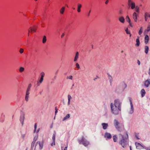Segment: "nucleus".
Here are the masks:
<instances>
[{"instance_id":"obj_22","label":"nucleus","mask_w":150,"mask_h":150,"mask_svg":"<svg viewBox=\"0 0 150 150\" xmlns=\"http://www.w3.org/2000/svg\"><path fill=\"white\" fill-rule=\"evenodd\" d=\"M131 7L132 9H134V8H135V4L134 2L132 1V2L131 3Z\"/></svg>"},{"instance_id":"obj_40","label":"nucleus","mask_w":150,"mask_h":150,"mask_svg":"<svg viewBox=\"0 0 150 150\" xmlns=\"http://www.w3.org/2000/svg\"><path fill=\"white\" fill-rule=\"evenodd\" d=\"M56 134L55 133H54L52 136V139L53 141H55V138Z\"/></svg>"},{"instance_id":"obj_28","label":"nucleus","mask_w":150,"mask_h":150,"mask_svg":"<svg viewBox=\"0 0 150 150\" xmlns=\"http://www.w3.org/2000/svg\"><path fill=\"white\" fill-rule=\"evenodd\" d=\"M125 19L126 20V21L128 23L130 22L131 21V20L130 19L129 17L128 16H126Z\"/></svg>"},{"instance_id":"obj_6","label":"nucleus","mask_w":150,"mask_h":150,"mask_svg":"<svg viewBox=\"0 0 150 150\" xmlns=\"http://www.w3.org/2000/svg\"><path fill=\"white\" fill-rule=\"evenodd\" d=\"M114 124L115 128L118 131H120V123L117 120L115 119L114 120Z\"/></svg>"},{"instance_id":"obj_60","label":"nucleus","mask_w":150,"mask_h":150,"mask_svg":"<svg viewBox=\"0 0 150 150\" xmlns=\"http://www.w3.org/2000/svg\"><path fill=\"white\" fill-rule=\"evenodd\" d=\"M39 130H40V129L39 128L38 129L37 131V133L38 132H39Z\"/></svg>"},{"instance_id":"obj_45","label":"nucleus","mask_w":150,"mask_h":150,"mask_svg":"<svg viewBox=\"0 0 150 150\" xmlns=\"http://www.w3.org/2000/svg\"><path fill=\"white\" fill-rule=\"evenodd\" d=\"M55 141H53L52 142L51 144V145L52 146H53L54 145H55Z\"/></svg>"},{"instance_id":"obj_33","label":"nucleus","mask_w":150,"mask_h":150,"mask_svg":"<svg viewBox=\"0 0 150 150\" xmlns=\"http://www.w3.org/2000/svg\"><path fill=\"white\" fill-rule=\"evenodd\" d=\"M125 31L127 34H129V37H131V35L130 33V31L128 30V28H127L125 30Z\"/></svg>"},{"instance_id":"obj_23","label":"nucleus","mask_w":150,"mask_h":150,"mask_svg":"<svg viewBox=\"0 0 150 150\" xmlns=\"http://www.w3.org/2000/svg\"><path fill=\"white\" fill-rule=\"evenodd\" d=\"M146 92L144 89H142L141 91V94L142 97H144L145 94Z\"/></svg>"},{"instance_id":"obj_7","label":"nucleus","mask_w":150,"mask_h":150,"mask_svg":"<svg viewBox=\"0 0 150 150\" xmlns=\"http://www.w3.org/2000/svg\"><path fill=\"white\" fill-rule=\"evenodd\" d=\"M41 77L39 82H38L37 85L39 86L40 84L42 83L43 80V78L45 75V74L44 72H42L41 74Z\"/></svg>"},{"instance_id":"obj_30","label":"nucleus","mask_w":150,"mask_h":150,"mask_svg":"<svg viewBox=\"0 0 150 150\" xmlns=\"http://www.w3.org/2000/svg\"><path fill=\"white\" fill-rule=\"evenodd\" d=\"M122 85L123 86V89L126 88L127 87V85L124 82H122Z\"/></svg>"},{"instance_id":"obj_19","label":"nucleus","mask_w":150,"mask_h":150,"mask_svg":"<svg viewBox=\"0 0 150 150\" xmlns=\"http://www.w3.org/2000/svg\"><path fill=\"white\" fill-rule=\"evenodd\" d=\"M65 9V8L64 6H62L61 8L59 10L60 13L61 14H63L64 13V12Z\"/></svg>"},{"instance_id":"obj_1","label":"nucleus","mask_w":150,"mask_h":150,"mask_svg":"<svg viewBox=\"0 0 150 150\" xmlns=\"http://www.w3.org/2000/svg\"><path fill=\"white\" fill-rule=\"evenodd\" d=\"M119 135L120 138V143L123 148H125L126 146L127 145V140L128 138V134L127 132H126V135L125 136L120 134Z\"/></svg>"},{"instance_id":"obj_64","label":"nucleus","mask_w":150,"mask_h":150,"mask_svg":"<svg viewBox=\"0 0 150 150\" xmlns=\"http://www.w3.org/2000/svg\"><path fill=\"white\" fill-rule=\"evenodd\" d=\"M147 150H150V149H147Z\"/></svg>"},{"instance_id":"obj_58","label":"nucleus","mask_w":150,"mask_h":150,"mask_svg":"<svg viewBox=\"0 0 150 150\" xmlns=\"http://www.w3.org/2000/svg\"><path fill=\"white\" fill-rule=\"evenodd\" d=\"M28 36L29 35V33L30 32V31H31L30 30H28Z\"/></svg>"},{"instance_id":"obj_44","label":"nucleus","mask_w":150,"mask_h":150,"mask_svg":"<svg viewBox=\"0 0 150 150\" xmlns=\"http://www.w3.org/2000/svg\"><path fill=\"white\" fill-rule=\"evenodd\" d=\"M135 11L137 12H139V8L137 6L135 8Z\"/></svg>"},{"instance_id":"obj_15","label":"nucleus","mask_w":150,"mask_h":150,"mask_svg":"<svg viewBox=\"0 0 150 150\" xmlns=\"http://www.w3.org/2000/svg\"><path fill=\"white\" fill-rule=\"evenodd\" d=\"M79 57V52H78L76 53L75 55L74 58V61L76 62L78 58Z\"/></svg>"},{"instance_id":"obj_10","label":"nucleus","mask_w":150,"mask_h":150,"mask_svg":"<svg viewBox=\"0 0 150 150\" xmlns=\"http://www.w3.org/2000/svg\"><path fill=\"white\" fill-rule=\"evenodd\" d=\"M129 101L130 102V106H131V110H130L129 111V112L130 114H132L133 112L134 108H133V106L132 103V101H131V99H130Z\"/></svg>"},{"instance_id":"obj_2","label":"nucleus","mask_w":150,"mask_h":150,"mask_svg":"<svg viewBox=\"0 0 150 150\" xmlns=\"http://www.w3.org/2000/svg\"><path fill=\"white\" fill-rule=\"evenodd\" d=\"M110 107L112 113L115 115L119 114L121 112V109L114 106L113 103L110 104Z\"/></svg>"},{"instance_id":"obj_37","label":"nucleus","mask_w":150,"mask_h":150,"mask_svg":"<svg viewBox=\"0 0 150 150\" xmlns=\"http://www.w3.org/2000/svg\"><path fill=\"white\" fill-rule=\"evenodd\" d=\"M132 1V0H128V6H129V7L131 6V4Z\"/></svg>"},{"instance_id":"obj_17","label":"nucleus","mask_w":150,"mask_h":150,"mask_svg":"<svg viewBox=\"0 0 150 150\" xmlns=\"http://www.w3.org/2000/svg\"><path fill=\"white\" fill-rule=\"evenodd\" d=\"M144 39L145 43L146 44H147L149 40V36L147 35H146L145 36Z\"/></svg>"},{"instance_id":"obj_20","label":"nucleus","mask_w":150,"mask_h":150,"mask_svg":"<svg viewBox=\"0 0 150 150\" xmlns=\"http://www.w3.org/2000/svg\"><path fill=\"white\" fill-rule=\"evenodd\" d=\"M72 97L70 95H68V102L67 103V105H70V100L71 99Z\"/></svg>"},{"instance_id":"obj_39","label":"nucleus","mask_w":150,"mask_h":150,"mask_svg":"<svg viewBox=\"0 0 150 150\" xmlns=\"http://www.w3.org/2000/svg\"><path fill=\"white\" fill-rule=\"evenodd\" d=\"M67 79H69L72 80L73 79V76L71 75L67 76Z\"/></svg>"},{"instance_id":"obj_46","label":"nucleus","mask_w":150,"mask_h":150,"mask_svg":"<svg viewBox=\"0 0 150 150\" xmlns=\"http://www.w3.org/2000/svg\"><path fill=\"white\" fill-rule=\"evenodd\" d=\"M23 49H22V48H21L20 49V50L19 51V52H20V53H22L23 52Z\"/></svg>"},{"instance_id":"obj_42","label":"nucleus","mask_w":150,"mask_h":150,"mask_svg":"<svg viewBox=\"0 0 150 150\" xmlns=\"http://www.w3.org/2000/svg\"><path fill=\"white\" fill-rule=\"evenodd\" d=\"M76 67L78 69L80 68V66L79 64L78 63H76Z\"/></svg>"},{"instance_id":"obj_14","label":"nucleus","mask_w":150,"mask_h":150,"mask_svg":"<svg viewBox=\"0 0 150 150\" xmlns=\"http://www.w3.org/2000/svg\"><path fill=\"white\" fill-rule=\"evenodd\" d=\"M119 21L122 23H124L125 22L124 18L123 16H121L118 18Z\"/></svg>"},{"instance_id":"obj_11","label":"nucleus","mask_w":150,"mask_h":150,"mask_svg":"<svg viewBox=\"0 0 150 150\" xmlns=\"http://www.w3.org/2000/svg\"><path fill=\"white\" fill-rule=\"evenodd\" d=\"M144 86L146 87H148L150 85V79H148L146 80L144 82Z\"/></svg>"},{"instance_id":"obj_35","label":"nucleus","mask_w":150,"mask_h":150,"mask_svg":"<svg viewBox=\"0 0 150 150\" xmlns=\"http://www.w3.org/2000/svg\"><path fill=\"white\" fill-rule=\"evenodd\" d=\"M148 15V13H146L144 14V18L145 19V21H147V18H148L147 17V16Z\"/></svg>"},{"instance_id":"obj_3","label":"nucleus","mask_w":150,"mask_h":150,"mask_svg":"<svg viewBox=\"0 0 150 150\" xmlns=\"http://www.w3.org/2000/svg\"><path fill=\"white\" fill-rule=\"evenodd\" d=\"M32 87V85L31 84H29L27 89L25 95V100L26 102H28L29 100V94L30 93V91L31 88Z\"/></svg>"},{"instance_id":"obj_21","label":"nucleus","mask_w":150,"mask_h":150,"mask_svg":"<svg viewBox=\"0 0 150 150\" xmlns=\"http://www.w3.org/2000/svg\"><path fill=\"white\" fill-rule=\"evenodd\" d=\"M136 44H135V46L137 47L139 46L140 45V41L139 37H138V38L136 39Z\"/></svg>"},{"instance_id":"obj_43","label":"nucleus","mask_w":150,"mask_h":150,"mask_svg":"<svg viewBox=\"0 0 150 150\" xmlns=\"http://www.w3.org/2000/svg\"><path fill=\"white\" fill-rule=\"evenodd\" d=\"M34 132H35L36 131V128H37V124L35 123V124L34 125Z\"/></svg>"},{"instance_id":"obj_18","label":"nucleus","mask_w":150,"mask_h":150,"mask_svg":"<svg viewBox=\"0 0 150 150\" xmlns=\"http://www.w3.org/2000/svg\"><path fill=\"white\" fill-rule=\"evenodd\" d=\"M82 5L80 4H77V11L78 12H81V8Z\"/></svg>"},{"instance_id":"obj_29","label":"nucleus","mask_w":150,"mask_h":150,"mask_svg":"<svg viewBox=\"0 0 150 150\" xmlns=\"http://www.w3.org/2000/svg\"><path fill=\"white\" fill-rule=\"evenodd\" d=\"M30 30L31 32H32V31H33L34 32H36V28L35 27H34V28L30 27Z\"/></svg>"},{"instance_id":"obj_41","label":"nucleus","mask_w":150,"mask_h":150,"mask_svg":"<svg viewBox=\"0 0 150 150\" xmlns=\"http://www.w3.org/2000/svg\"><path fill=\"white\" fill-rule=\"evenodd\" d=\"M38 138V135L35 136L34 138L33 142H35L36 141L37 139Z\"/></svg>"},{"instance_id":"obj_59","label":"nucleus","mask_w":150,"mask_h":150,"mask_svg":"<svg viewBox=\"0 0 150 150\" xmlns=\"http://www.w3.org/2000/svg\"><path fill=\"white\" fill-rule=\"evenodd\" d=\"M67 147H66L65 148H64V150H67Z\"/></svg>"},{"instance_id":"obj_62","label":"nucleus","mask_w":150,"mask_h":150,"mask_svg":"<svg viewBox=\"0 0 150 150\" xmlns=\"http://www.w3.org/2000/svg\"><path fill=\"white\" fill-rule=\"evenodd\" d=\"M25 137V135H24L23 136V138Z\"/></svg>"},{"instance_id":"obj_54","label":"nucleus","mask_w":150,"mask_h":150,"mask_svg":"<svg viewBox=\"0 0 150 150\" xmlns=\"http://www.w3.org/2000/svg\"><path fill=\"white\" fill-rule=\"evenodd\" d=\"M137 64L139 65L140 64V62L139 60H138L137 61Z\"/></svg>"},{"instance_id":"obj_57","label":"nucleus","mask_w":150,"mask_h":150,"mask_svg":"<svg viewBox=\"0 0 150 150\" xmlns=\"http://www.w3.org/2000/svg\"><path fill=\"white\" fill-rule=\"evenodd\" d=\"M147 17L148 18H150V14H149L148 13V15L147 16Z\"/></svg>"},{"instance_id":"obj_47","label":"nucleus","mask_w":150,"mask_h":150,"mask_svg":"<svg viewBox=\"0 0 150 150\" xmlns=\"http://www.w3.org/2000/svg\"><path fill=\"white\" fill-rule=\"evenodd\" d=\"M129 23V25L130 27H133V25H132V23H131V21H130V22H129V23Z\"/></svg>"},{"instance_id":"obj_51","label":"nucleus","mask_w":150,"mask_h":150,"mask_svg":"<svg viewBox=\"0 0 150 150\" xmlns=\"http://www.w3.org/2000/svg\"><path fill=\"white\" fill-rule=\"evenodd\" d=\"M135 137L137 139H140L138 137V135L137 134H135Z\"/></svg>"},{"instance_id":"obj_50","label":"nucleus","mask_w":150,"mask_h":150,"mask_svg":"<svg viewBox=\"0 0 150 150\" xmlns=\"http://www.w3.org/2000/svg\"><path fill=\"white\" fill-rule=\"evenodd\" d=\"M56 78H57V76L56 75L54 77L53 79H52V80H55L56 79Z\"/></svg>"},{"instance_id":"obj_9","label":"nucleus","mask_w":150,"mask_h":150,"mask_svg":"<svg viewBox=\"0 0 150 150\" xmlns=\"http://www.w3.org/2000/svg\"><path fill=\"white\" fill-rule=\"evenodd\" d=\"M36 147H38L39 148L41 149L43 148V144L41 143L40 141H38L37 142L35 147V149Z\"/></svg>"},{"instance_id":"obj_32","label":"nucleus","mask_w":150,"mask_h":150,"mask_svg":"<svg viewBox=\"0 0 150 150\" xmlns=\"http://www.w3.org/2000/svg\"><path fill=\"white\" fill-rule=\"evenodd\" d=\"M113 141L114 142H117V137L116 135H115L113 137Z\"/></svg>"},{"instance_id":"obj_63","label":"nucleus","mask_w":150,"mask_h":150,"mask_svg":"<svg viewBox=\"0 0 150 150\" xmlns=\"http://www.w3.org/2000/svg\"><path fill=\"white\" fill-rule=\"evenodd\" d=\"M123 52V51H121V52H122H122Z\"/></svg>"},{"instance_id":"obj_26","label":"nucleus","mask_w":150,"mask_h":150,"mask_svg":"<svg viewBox=\"0 0 150 150\" xmlns=\"http://www.w3.org/2000/svg\"><path fill=\"white\" fill-rule=\"evenodd\" d=\"M144 49L145 53L147 54L148 53L149 49V47L147 46H145L144 47Z\"/></svg>"},{"instance_id":"obj_38","label":"nucleus","mask_w":150,"mask_h":150,"mask_svg":"<svg viewBox=\"0 0 150 150\" xmlns=\"http://www.w3.org/2000/svg\"><path fill=\"white\" fill-rule=\"evenodd\" d=\"M24 70V69L23 67H20L19 69V71L20 72H22Z\"/></svg>"},{"instance_id":"obj_16","label":"nucleus","mask_w":150,"mask_h":150,"mask_svg":"<svg viewBox=\"0 0 150 150\" xmlns=\"http://www.w3.org/2000/svg\"><path fill=\"white\" fill-rule=\"evenodd\" d=\"M102 125L103 126V129H106L108 127V124L106 123H102Z\"/></svg>"},{"instance_id":"obj_24","label":"nucleus","mask_w":150,"mask_h":150,"mask_svg":"<svg viewBox=\"0 0 150 150\" xmlns=\"http://www.w3.org/2000/svg\"><path fill=\"white\" fill-rule=\"evenodd\" d=\"M135 144L137 148L138 149H139L142 146V145L139 143H135Z\"/></svg>"},{"instance_id":"obj_36","label":"nucleus","mask_w":150,"mask_h":150,"mask_svg":"<svg viewBox=\"0 0 150 150\" xmlns=\"http://www.w3.org/2000/svg\"><path fill=\"white\" fill-rule=\"evenodd\" d=\"M142 27H141L140 28V30H139V32L138 33H139V35H140L142 34Z\"/></svg>"},{"instance_id":"obj_53","label":"nucleus","mask_w":150,"mask_h":150,"mask_svg":"<svg viewBox=\"0 0 150 150\" xmlns=\"http://www.w3.org/2000/svg\"><path fill=\"white\" fill-rule=\"evenodd\" d=\"M150 27L149 26L147 28V31H150Z\"/></svg>"},{"instance_id":"obj_4","label":"nucleus","mask_w":150,"mask_h":150,"mask_svg":"<svg viewBox=\"0 0 150 150\" xmlns=\"http://www.w3.org/2000/svg\"><path fill=\"white\" fill-rule=\"evenodd\" d=\"M79 142L80 144H82L85 147L87 146L89 144V142L83 136L81 140H79Z\"/></svg>"},{"instance_id":"obj_25","label":"nucleus","mask_w":150,"mask_h":150,"mask_svg":"<svg viewBox=\"0 0 150 150\" xmlns=\"http://www.w3.org/2000/svg\"><path fill=\"white\" fill-rule=\"evenodd\" d=\"M70 117V115L69 114H67L66 116L65 117L63 120V121L66 120L67 119L69 118Z\"/></svg>"},{"instance_id":"obj_34","label":"nucleus","mask_w":150,"mask_h":150,"mask_svg":"<svg viewBox=\"0 0 150 150\" xmlns=\"http://www.w3.org/2000/svg\"><path fill=\"white\" fill-rule=\"evenodd\" d=\"M109 76V79L110 82V83H111L112 81V76L110 74H108Z\"/></svg>"},{"instance_id":"obj_55","label":"nucleus","mask_w":150,"mask_h":150,"mask_svg":"<svg viewBox=\"0 0 150 150\" xmlns=\"http://www.w3.org/2000/svg\"><path fill=\"white\" fill-rule=\"evenodd\" d=\"M64 35H65V34H64V33H63L62 34V35H61V38H62L63 37H64Z\"/></svg>"},{"instance_id":"obj_52","label":"nucleus","mask_w":150,"mask_h":150,"mask_svg":"<svg viewBox=\"0 0 150 150\" xmlns=\"http://www.w3.org/2000/svg\"><path fill=\"white\" fill-rule=\"evenodd\" d=\"M57 111H58L57 109V107H56L55 108V114L57 113Z\"/></svg>"},{"instance_id":"obj_5","label":"nucleus","mask_w":150,"mask_h":150,"mask_svg":"<svg viewBox=\"0 0 150 150\" xmlns=\"http://www.w3.org/2000/svg\"><path fill=\"white\" fill-rule=\"evenodd\" d=\"M122 103L120 101L119 99H116L115 100L114 106L121 109Z\"/></svg>"},{"instance_id":"obj_13","label":"nucleus","mask_w":150,"mask_h":150,"mask_svg":"<svg viewBox=\"0 0 150 150\" xmlns=\"http://www.w3.org/2000/svg\"><path fill=\"white\" fill-rule=\"evenodd\" d=\"M104 137L105 138H107L108 139H110L112 138V136L110 133L106 132L105 133Z\"/></svg>"},{"instance_id":"obj_8","label":"nucleus","mask_w":150,"mask_h":150,"mask_svg":"<svg viewBox=\"0 0 150 150\" xmlns=\"http://www.w3.org/2000/svg\"><path fill=\"white\" fill-rule=\"evenodd\" d=\"M25 119V114L24 113L22 112L21 114L20 117V120L21 122L22 125H23V122Z\"/></svg>"},{"instance_id":"obj_48","label":"nucleus","mask_w":150,"mask_h":150,"mask_svg":"<svg viewBox=\"0 0 150 150\" xmlns=\"http://www.w3.org/2000/svg\"><path fill=\"white\" fill-rule=\"evenodd\" d=\"M91 11V10H90L89 11L88 13L87 14V16L88 17H89L90 16V13Z\"/></svg>"},{"instance_id":"obj_56","label":"nucleus","mask_w":150,"mask_h":150,"mask_svg":"<svg viewBox=\"0 0 150 150\" xmlns=\"http://www.w3.org/2000/svg\"><path fill=\"white\" fill-rule=\"evenodd\" d=\"M108 0H107L105 2V4H107L108 2Z\"/></svg>"},{"instance_id":"obj_31","label":"nucleus","mask_w":150,"mask_h":150,"mask_svg":"<svg viewBox=\"0 0 150 150\" xmlns=\"http://www.w3.org/2000/svg\"><path fill=\"white\" fill-rule=\"evenodd\" d=\"M35 142H33L31 144V148L30 150H33V149L35 146Z\"/></svg>"},{"instance_id":"obj_49","label":"nucleus","mask_w":150,"mask_h":150,"mask_svg":"<svg viewBox=\"0 0 150 150\" xmlns=\"http://www.w3.org/2000/svg\"><path fill=\"white\" fill-rule=\"evenodd\" d=\"M122 10L121 9L119 11V13L120 14H122Z\"/></svg>"},{"instance_id":"obj_12","label":"nucleus","mask_w":150,"mask_h":150,"mask_svg":"<svg viewBox=\"0 0 150 150\" xmlns=\"http://www.w3.org/2000/svg\"><path fill=\"white\" fill-rule=\"evenodd\" d=\"M132 18L135 22H137V16L136 13L134 12L133 14Z\"/></svg>"},{"instance_id":"obj_61","label":"nucleus","mask_w":150,"mask_h":150,"mask_svg":"<svg viewBox=\"0 0 150 150\" xmlns=\"http://www.w3.org/2000/svg\"><path fill=\"white\" fill-rule=\"evenodd\" d=\"M130 150H132L131 146H130Z\"/></svg>"},{"instance_id":"obj_27","label":"nucleus","mask_w":150,"mask_h":150,"mask_svg":"<svg viewBox=\"0 0 150 150\" xmlns=\"http://www.w3.org/2000/svg\"><path fill=\"white\" fill-rule=\"evenodd\" d=\"M47 41L46 37L45 36H44L43 37L42 39V42L43 43H45Z\"/></svg>"}]
</instances>
